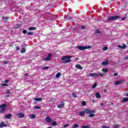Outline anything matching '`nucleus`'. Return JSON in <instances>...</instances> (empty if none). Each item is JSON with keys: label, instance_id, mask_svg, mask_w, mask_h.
Instances as JSON below:
<instances>
[{"label": "nucleus", "instance_id": "46", "mask_svg": "<svg viewBox=\"0 0 128 128\" xmlns=\"http://www.w3.org/2000/svg\"><path fill=\"white\" fill-rule=\"evenodd\" d=\"M7 94H10V90H8Z\"/></svg>", "mask_w": 128, "mask_h": 128}, {"label": "nucleus", "instance_id": "9", "mask_svg": "<svg viewBox=\"0 0 128 128\" xmlns=\"http://www.w3.org/2000/svg\"><path fill=\"white\" fill-rule=\"evenodd\" d=\"M86 114V110L84 111H82L79 112V116H84Z\"/></svg>", "mask_w": 128, "mask_h": 128}, {"label": "nucleus", "instance_id": "11", "mask_svg": "<svg viewBox=\"0 0 128 128\" xmlns=\"http://www.w3.org/2000/svg\"><path fill=\"white\" fill-rule=\"evenodd\" d=\"M108 60H106V61L103 62H102V66H108Z\"/></svg>", "mask_w": 128, "mask_h": 128}, {"label": "nucleus", "instance_id": "20", "mask_svg": "<svg viewBox=\"0 0 128 128\" xmlns=\"http://www.w3.org/2000/svg\"><path fill=\"white\" fill-rule=\"evenodd\" d=\"M122 102H128V98H124L122 100Z\"/></svg>", "mask_w": 128, "mask_h": 128}, {"label": "nucleus", "instance_id": "45", "mask_svg": "<svg viewBox=\"0 0 128 128\" xmlns=\"http://www.w3.org/2000/svg\"><path fill=\"white\" fill-rule=\"evenodd\" d=\"M118 74V73H114V76H117Z\"/></svg>", "mask_w": 128, "mask_h": 128}, {"label": "nucleus", "instance_id": "4", "mask_svg": "<svg viewBox=\"0 0 128 128\" xmlns=\"http://www.w3.org/2000/svg\"><path fill=\"white\" fill-rule=\"evenodd\" d=\"M92 46H78L77 48H78L80 50H88V48H91Z\"/></svg>", "mask_w": 128, "mask_h": 128}, {"label": "nucleus", "instance_id": "21", "mask_svg": "<svg viewBox=\"0 0 128 128\" xmlns=\"http://www.w3.org/2000/svg\"><path fill=\"white\" fill-rule=\"evenodd\" d=\"M28 30H36V27H30V28H29Z\"/></svg>", "mask_w": 128, "mask_h": 128}, {"label": "nucleus", "instance_id": "22", "mask_svg": "<svg viewBox=\"0 0 128 128\" xmlns=\"http://www.w3.org/2000/svg\"><path fill=\"white\" fill-rule=\"evenodd\" d=\"M18 116H19V118H24V114L22 112L19 113Z\"/></svg>", "mask_w": 128, "mask_h": 128}, {"label": "nucleus", "instance_id": "38", "mask_svg": "<svg viewBox=\"0 0 128 128\" xmlns=\"http://www.w3.org/2000/svg\"><path fill=\"white\" fill-rule=\"evenodd\" d=\"M72 96H73V98H78V96H76V94H72Z\"/></svg>", "mask_w": 128, "mask_h": 128}, {"label": "nucleus", "instance_id": "7", "mask_svg": "<svg viewBox=\"0 0 128 128\" xmlns=\"http://www.w3.org/2000/svg\"><path fill=\"white\" fill-rule=\"evenodd\" d=\"M46 122H48V124H50V122H52V120L48 116L46 118Z\"/></svg>", "mask_w": 128, "mask_h": 128}, {"label": "nucleus", "instance_id": "10", "mask_svg": "<svg viewBox=\"0 0 128 128\" xmlns=\"http://www.w3.org/2000/svg\"><path fill=\"white\" fill-rule=\"evenodd\" d=\"M122 84V80L116 81L114 83V84H115V86H118V84Z\"/></svg>", "mask_w": 128, "mask_h": 128}, {"label": "nucleus", "instance_id": "51", "mask_svg": "<svg viewBox=\"0 0 128 128\" xmlns=\"http://www.w3.org/2000/svg\"><path fill=\"white\" fill-rule=\"evenodd\" d=\"M4 18L5 20H8V17Z\"/></svg>", "mask_w": 128, "mask_h": 128}, {"label": "nucleus", "instance_id": "41", "mask_svg": "<svg viewBox=\"0 0 128 128\" xmlns=\"http://www.w3.org/2000/svg\"><path fill=\"white\" fill-rule=\"evenodd\" d=\"M43 70H48V66H46L43 68Z\"/></svg>", "mask_w": 128, "mask_h": 128}, {"label": "nucleus", "instance_id": "12", "mask_svg": "<svg viewBox=\"0 0 128 128\" xmlns=\"http://www.w3.org/2000/svg\"><path fill=\"white\" fill-rule=\"evenodd\" d=\"M4 126L6 127V122H1L0 124V127L4 128Z\"/></svg>", "mask_w": 128, "mask_h": 128}, {"label": "nucleus", "instance_id": "25", "mask_svg": "<svg viewBox=\"0 0 128 128\" xmlns=\"http://www.w3.org/2000/svg\"><path fill=\"white\" fill-rule=\"evenodd\" d=\"M108 68H104L102 69V72H108Z\"/></svg>", "mask_w": 128, "mask_h": 128}, {"label": "nucleus", "instance_id": "53", "mask_svg": "<svg viewBox=\"0 0 128 128\" xmlns=\"http://www.w3.org/2000/svg\"><path fill=\"white\" fill-rule=\"evenodd\" d=\"M125 60H128V57H126Z\"/></svg>", "mask_w": 128, "mask_h": 128}, {"label": "nucleus", "instance_id": "24", "mask_svg": "<svg viewBox=\"0 0 128 128\" xmlns=\"http://www.w3.org/2000/svg\"><path fill=\"white\" fill-rule=\"evenodd\" d=\"M20 52L22 54H24V52H26V48H22Z\"/></svg>", "mask_w": 128, "mask_h": 128}, {"label": "nucleus", "instance_id": "43", "mask_svg": "<svg viewBox=\"0 0 128 128\" xmlns=\"http://www.w3.org/2000/svg\"><path fill=\"white\" fill-rule=\"evenodd\" d=\"M102 128H109L106 126H102Z\"/></svg>", "mask_w": 128, "mask_h": 128}, {"label": "nucleus", "instance_id": "34", "mask_svg": "<svg viewBox=\"0 0 128 128\" xmlns=\"http://www.w3.org/2000/svg\"><path fill=\"white\" fill-rule=\"evenodd\" d=\"M120 128V125L118 124H116L114 126V128Z\"/></svg>", "mask_w": 128, "mask_h": 128}, {"label": "nucleus", "instance_id": "40", "mask_svg": "<svg viewBox=\"0 0 128 128\" xmlns=\"http://www.w3.org/2000/svg\"><path fill=\"white\" fill-rule=\"evenodd\" d=\"M26 32H28L26 30H23V34H26Z\"/></svg>", "mask_w": 128, "mask_h": 128}, {"label": "nucleus", "instance_id": "32", "mask_svg": "<svg viewBox=\"0 0 128 128\" xmlns=\"http://www.w3.org/2000/svg\"><path fill=\"white\" fill-rule=\"evenodd\" d=\"M52 126H54L56 125V122H52Z\"/></svg>", "mask_w": 128, "mask_h": 128}, {"label": "nucleus", "instance_id": "49", "mask_svg": "<svg viewBox=\"0 0 128 128\" xmlns=\"http://www.w3.org/2000/svg\"><path fill=\"white\" fill-rule=\"evenodd\" d=\"M16 50H20V48L18 47H16Z\"/></svg>", "mask_w": 128, "mask_h": 128}, {"label": "nucleus", "instance_id": "23", "mask_svg": "<svg viewBox=\"0 0 128 128\" xmlns=\"http://www.w3.org/2000/svg\"><path fill=\"white\" fill-rule=\"evenodd\" d=\"M62 76V73L60 72H58L56 74V78H60Z\"/></svg>", "mask_w": 128, "mask_h": 128}, {"label": "nucleus", "instance_id": "26", "mask_svg": "<svg viewBox=\"0 0 128 128\" xmlns=\"http://www.w3.org/2000/svg\"><path fill=\"white\" fill-rule=\"evenodd\" d=\"M28 36H34V33L32 32H29L27 33Z\"/></svg>", "mask_w": 128, "mask_h": 128}, {"label": "nucleus", "instance_id": "2", "mask_svg": "<svg viewBox=\"0 0 128 128\" xmlns=\"http://www.w3.org/2000/svg\"><path fill=\"white\" fill-rule=\"evenodd\" d=\"M71 56H65L62 58V60H64V64H68V62H70L72 60H70Z\"/></svg>", "mask_w": 128, "mask_h": 128}, {"label": "nucleus", "instance_id": "19", "mask_svg": "<svg viewBox=\"0 0 128 128\" xmlns=\"http://www.w3.org/2000/svg\"><path fill=\"white\" fill-rule=\"evenodd\" d=\"M64 104H60L58 106V108H64Z\"/></svg>", "mask_w": 128, "mask_h": 128}, {"label": "nucleus", "instance_id": "3", "mask_svg": "<svg viewBox=\"0 0 128 128\" xmlns=\"http://www.w3.org/2000/svg\"><path fill=\"white\" fill-rule=\"evenodd\" d=\"M118 18H120V16H112L108 17V22H112V20H118Z\"/></svg>", "mask_w": 128, "mask_h": 128}, {"label": "nucleus", "instance_id": "8", "mask_svg": "<svg viewBox=\"0 0 128 128\" xmlns=\"http://www.w3.org/2000/svg\"><path fill=\"white\" fill-rule=\"evenodd\" d=\"M118 48H121V50H124V48H126V46L124 44H123L122 46L118 45Z\"/></svg>", "mask_w": 128, "mask_h": 128}, {"label": "nucleus", "instance_id": "14", "mask_svg": "<svg viewBox=\"0 0 128 128\" xmlns=\"http://www.w3.org/2000/svg\"><path fill=\"white\" fill-rule=\"evenodd\" d=\"M6 104H2L0 105V108H6Z\"/></svg>", "mask_w": 128, "mask_h": 128}, {"label": "nucleus", "instance_id": "17", "mask_svg": "<svg viewBox=\"0 0 128 128\" xmlns=\"http://www.w3.org/2000/svg\"><path fill=\"white\" fill-rule=\"evenodd\" d=\"M95 96L96 98H100L102 96H100V94L99 93H96Z\"/></svg>", "mask_w": 128, "mask_h": 128}, {"label": "nucleus", "instance_id": "29", "mask_svg": "<svg viewBox=\"0 0 128 128\" xmlns=\"http://www.w3.org/2000/svg\"><path fill=\"white\" fill-rule=\"evenodd\" d=\"M6 110V108H2L0 110V114H2V112H4Z\"/></svg>", "mask_w": 128, "mask_h": 128}, {"label": "nucleus", "instance_id": "47", "mask_svg": "<svg viewBox=\"0 0 128 128\" xmlns=\"http://www.w3.org/2000/svg\"><path fill=\"white\" fill-rule=\"evenodd\" d=\"M84 28H86L84 27V26H82V30H84Z\"/></svg>", "mask_w": 128, "mask_h": 128}, {"label": "nucleus", "instance_id": "28", "mask_svg": "<svg viewBox=\"0 0 128 128\" xmlns=\"http://www.w3.org/2000/svg\"><path fill=\"white\" fill-rule=\"evenodd\" d=\"M88 116H89V118H94V113H92L89 114Z\"/></svg>", "mask_w": 128, "mask_h": 128}, {"label": "nucleus", "instance_id": "13", "mask_svg": "<svg viewBox=\"0 0 128 128\" xmlns=\"http://www.w3.org/2000/svg\"><path fill=\"white\" fill-rule=\"evenodd\" d=\"M29 118H30L32 120H34L36 118V114H30L29 115Z\"/></svg>", "mask_w": 128, "mask_h": 128}, {"label": "nucleus", "instance_id": "37", "mask_svg": "<svg viewBox=\"0 0 128 128\" xmlns=\"http://www.w3.org/2000/svg\"><path fill=\"white\" fill-rule=\"evenodd\" d=\"M126 20V16H124V17L122 18L121 19V20Z\"/></svg>", "mask_w": 128, "mask_h": 128}, {"label": "nucleus", "instance_id": "15", "mask_svg": "<svg viewBox=\"0 0 128 128\" xmlns=\"http://www.w3.org/2000/svg\"><path fill=\"white\" fill-rule=\"evenodd\" d=\"M76 68H78V70H82V67L80 64H76Z\"/></svg>", "mask_w": 128, "mask_h": 128}, {"label": "nucleus", "instance_id": "35", "mask_svg": "<svg viewBox=\"0 0 128 128\" xmlns=\"http://www.w3.org/2000/svg\"><path fill=\"white\" fill-rule=\"evenodd\" d=\"M81 128H90L89 127H88V126H81Z\"/></svg>", "mask_w": 128, "mask_h": 128}, {"label": "nucleus", "instance_id": "36", "mask_svg": "<svg viewBox=\"0 0 128 128\" xmlns=\"http://www.w3.org/2000/svg\"><path fill=\"white\" fill-rule=\"evenodd\" d=\"M108 50V47L104 46L103 48V50Z\"/></svg>", "mask_w": 128, "mask_h": 128}, {"label": "nucleus", "instance_id": "16", "mask_svg": "<svg viewBox=\"0 0 128 128\" xmlns=\"http://www.w3.org/2000/svg\"><path fill=\"white\" fill-rule=\"evenodd\" d=\"M12 116V114H8L5 116V118H8V119L11 118Z\"/></svg>", "mask_w": 128, "mask_h": 128}, {"label": "nucleus", "instance_id": "50", "mask_svg": "<svg viewBox=\"0 0 128 128\" xmlns=\"http://www.w3.org/2000/svg\"><path fill=\"white\" fill-rule=\"evenodd\" d=\"M104 106V103H102L101 104H100V106Z\"/></svg>", "mask_w": 128, "mask_h": 128}, {"label": "nucleus", "instance_id": "31", "mask_svg": "<svg viewBox=\"0 0 128 128\" xmlns=\"http://www.w3.org/2000/svg\"><path fill=\"white\" fill-rule=\"evenodd\" d=\"M96 86V83L94 84L92 86V88H95Z\"/></svg>", "mask_w": 128, "mask_h": 128}, {"label": "nucleus", "instance_id": "52", "mask_svg": "<svg viewBox=\"0 0 128 128\" xmlns=\"http://www.w3.org/2000/svg\"><path fill=\"white\" fill-rule=\"evenodd\" d=\"M126 96H128V93L126 94Z\"/></svg>", "mask_w": 128, "mask_h": 128}, {"label": "nucleus", "instance_id": "48", "mask_svg": "<svg viewBox=\"0 0 128 128\" xmlns=\"http://www.w3.org/2000/svg\"><path fill=\"white\" fill-rule=\"evenodd\" d=\"M5 82H8V80H5Z\"/></svg>", "mask_w": 128, "mask_h": 128}, {"label": "nucleus", "instance_id": "33", "mask_svg": "<svg viewBox=\"0 0 128 128\" xmlns=\"http://www.w3.org/2000/svg\"><path fill=\"white\" fill-rule=\"evenodd\" d=\"M82 106H86V102L84 101L82 102Z\"/></svg>", "mask_w": 128, "mask_h": 128}, {"label": "nucleus", "instance_id": "44", "mask_svg": "<svg viewBox=\"0 0 128 128\" xmlns=\"http://www.w3.org/2000/svg\"><path fill=\"white\" fill-rule=\"evenodd\" d=\"M96 34H100V32L98 31V30H96Z\"/></svg>", "mask_w": 128, "mask_h": 128}, {"label": "nucleus", "instance_id": "55", "mask_svg": "<svg viewBox=\"0 0 128 128\" xmlns=\"http://www.w3.org/2000/svg\"><path fill=\"white\" fill-rule=\"evenodd\" d=\"M122 128H124V127H123Z\"/></svg>", "mask_w": 128, "mask_h": 128}, {"label": "nucleus", "instance_id": "18", "mask_svg": "<svg viewBox=\"0 0 128 128\" xmlns=\"http://www.w3.org/2000/svg\"><path fill=\"white\" fill-rule=\"evenodd\" d=\"M34 100L36 102H42V98H34Z\"/></svg>", "mask_w": 128, "mask_h": 128}, {"label": "nucleus", "instance_id": "5", "mask_svg": "<svg viewBox=\"0 0 128 128\" xmlns=\"http://www.w3.org/2000/svg\"><path fill=\"white\" fill-rule=\"evenodd\" d=\"M85 112L86 114H94V112H96V111H94V110H92L90 109H86Z\"/></svg>", "mask_w": 128, "mask_h": 128}, {"label": "nucleus", "instance_id": "42", "mask_svg": "<svg viewBox=\"0 0 128 128\" xmlns=\"http://www.w3.org/2000/svg\"><path fill=\"white\" fill-rule=\"evenodd\" d=\"M2 86H8V84H2Z\"/></svg>", "mask_w": 128, "mask_h": 128}, {"label": "nucleus", "instance_id": "27", "mask_svg": "<svg viewBox=\"0 0 128 128\" xmlns=\"http://www.w3.org/2000/svg\"><path fill=\"white\" fill-rule=\"evenodd\" d=\"M78 128V124H74L72 128Z\"/></svg>", "mask_w": 128, "mask_h": 128}, {"label": "nucleus", "instance_id": "30", "mask_svg": "<svg viewBox=\"0 0 128 128\" xmlns=\"http://www.w3.org/2000/svg\"><path fill=\"white\" fill-rule=\"evenodd\" d=\"M40 107L38 106H36L34 108V110H40Z\"/></svg>", "mask_w": 128, "mask_h": 128}, {"label": "nucleus", "instance_id": "39", "mask_svg": "<svg viewBox=\"0 0 128 128\" xmlns=\"http://www.w3.org/2000/svg\"><path fill=\"white\" fill-rule=\"evenodd\" d=\"M68 126H70V124H66V125H64V128H68Z\"/></svg>", "mask_w": 128, "mask_h": 128}, {"label": "nucleus", "instance_id": "6", "mask_svg": "<svg viewBox=\"0 0 128 128\" xmlns=\"http://www.w3.org/2000/svg\"><path fill=\"white\" fill-rule=\"evenodd\" d=\"M52 54H48V57H46V58H43V60H45V61L50 60H52Z\"/></svg>", "mask_w": 128, "mask_h": 128}, {"label": "nucleus", "instance_id": "54", "mask_svg": "<svg viewBox=\"0 0 128 128\" xmlns=\"http://www.w3.org/2000/svg\"><path fill=\"white\" fill-rule=\"evenodd\" d=\"M24 76H28V74H24Z\"/></svg>", "mask_w": 128, "mask_h": 128}, {"label": "nucleus", "instance_id": "1", "mask_svg": "<svg viewBox=\"0 0 128 128\" xmlns=\"http://www.w3.org/2000/svg\"><path fill=\"white\" fill-rule=\"evenodd\" d=\"M104 74H102V73L96 74V73H90L88 74V76H90L91 78H98V76H104Z\"/></svg>", "mask_w": 128, "mask_h": 128}]
</instances>
